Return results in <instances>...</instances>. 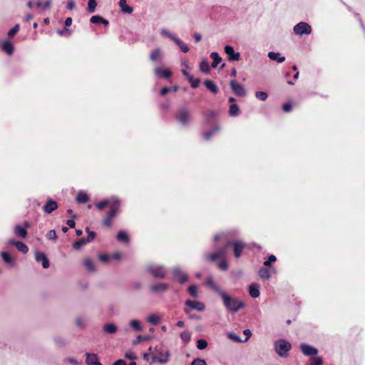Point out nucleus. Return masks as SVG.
Instances as JSON below:
<instances>
[{
	"mask_svg": "<svg viewBox=\"0 0 365 365\" xmlns=\"http://www.w3.org/2000/svg\"><path fill=\"white\" fill-rule=\"evenodd\" d=\"M120 201L115 197L106 199L96 204V207L102 210L106 207H109L110 211L108 216L104 219L103 224L107 227H110L112 219L117 215L120 209Z\"/></svg>",
	"mask_w": 365,
	"mask_h": 365,
	"instance_id": "1",
	"label": "nucleus"
},
{
	"mask_svg": "<svg viewBox=\"0 0 365 365\" xmlns=\"http://www.w3.org/2000/svg\"><path fill=\"white\" fill-rule=\"evenodd\" d=\"M149 353H145L143 354V359L148 361L150 364L160 363L167 364L170 357V352L168 350H163L158 346L154 349L150 346Z\"/></svg>",
	"mask_w": 365,
	"mask_h": 365,
	"instance_id": "2",
	"label": "nucleus"
},
{
	"mask_svg": "<svg viewBox=\"0 0 365 365\" xmlns=\"http://www.w3.org/2000/svg\"><path fill=\"white\" fill-rule=\"evenodd\" d=\"M220 296L222 299L225 308L229 312H237L245 306L243 301L228 295L225 291H223Z\"/></svg>",
	"mask_w": 365,
	"mask_h": 365,
	"instance_id": "3",
	"label": "nucleus"
},
{
	"mask_svg": "<svg viewBox=\"0 0 365 365\" xmlns=\"http://www.w3.org/2000/svg\"><path fill=\"white\" fill-rule=\"evenodd\" d=\"M291 348V344L284 339H279L274 342V350L280 357H287Z\"/></svg>",
	"mask_w": 365,
	"mask_h": 365,
	"instance_id": "4",
	"label": "nucleus"
},
{
	"mask_svg": "<svg viewBox=\"0 0 365 365\" xmlns=\"http://www.w3.org/2000/svg\"><path fill=\"white\" fill-rule=\"evenodd\" d=\"M227 253L226 248H223L216 253H213L208 256V259L211 261H215L217 259H220V262L218 264V267L222 270H227L228 269V264L226 260L224 259L225 255Z\"/></svg>",
	"mask_w": 365,
	"mask_h": 365,
	"instance_id": "5",
	"label": "nucleus"
},
{
	"mask_svg": "<svg viewBox=\"0 0 365 365\" xmlns=\"http://www.w3.org/2000/svg\"><path fill=\"white\" fill-rule=\"evenodd\" d=\"M185 308L184 312L190 314V309H195L199 312H203L205 309V305L203 302L199 301L186 300L185 302Z\"/></svg>",
	"mask_w": 365,
	"mask_h": 365,
	"instance_id": "6",
	"label": "nucleus"
},
{
	"mask_svg": "<svg viewBox=\"0 0 365 365\" xmlns=\"http://www.w3.org/2000/svg\"><path fill=\"white\" fill-rule=\"evenodd\" d=\"M293 31L298 36L309 35L312 33V27L306 22H299L294 26Z\"/></svg>",
	"mask_w": 365,
	"mask_h": 365,
	"instance_id": "7",
	"label": "nucleus"
},
{
	"mask_svg": "<svg viewBox=\"0 0 365 365\" xmlns=\"http://www.w3.org/2000/svg\"><path fill=\"white\" fill-rule=\"evenodd\" d=\"M225 53L230 61H238L240 59V53L235 52L233 46L227 45L225 46Z\"/></svg>",
	"mask_w": 365,
	"mask_h": 365,
	"instance_id": "8",
	"label": "nucleus"
},
{
	"mask_svg": "<svg viewBox=\"0 0 365 365\" xmlns=\"http://www.w3.org/2000/svg\"><path fill=\"white\" fill-rule=\"evenodd\" d=\"M24 227L17 225L14 227V232L15 235L21 237L26 238L27 236V228L29 227V223L27 221L24 222Z\"/></svg>",
	"mask_w": 365,
	"mask_h": 365,
	"instance_id": "9",
	"label": "nucleus"
},
{
	"mask_svg": "<svg viewBox=\"0 0 365 365\" xmlns=\"http://www.w3.org/2000/svg\"><path fill=\"white\" fill-rule=\"evenodd\" d=\"M232 245L233 247L234 255L237 258L241 256V254L245 249V244L241 241H237L227 243V246Z\"/></svg>",
	"mask_w": 365,
	"mask_h": 365,
	"instance_id": "10",
	"label": "nucleus"
},
{
	"mask_svg": "<svg viewBox=\"0 0 365 365\" xmlns=\"http://www.w3.org/2000/svg\"><path fill=\"white\" fill-rule=\"evenodd\" d=\"M230 87L232 90V91L239 96H245L246 94V91L244 88V87L237 83L236 81H230Z\"/></svg>",
	"mask_w": 365,
	"mask_h": 365,
	"instance_id": "11",
	"label": "nucleus"
},
{
	"mask_svg": "<svg viewBox=\"0 0 365 365\" xmlns=\"http://www.w3.org/2000/svg\"><path fill=\"white\" fill-rule=\"evenodd\" d=\"M300 349L305 356H315L318 353L316 348L307 344H302L300 345Z\"/></svg>",
	"mask_w": 365,
	"mask_h": 365,
	"instance_id": "12",
	"label": "nucleus"
},
{
	"mask_svg": "<svg viewBox=\"0 0 365 365\" xmlns=\"http://www.w3.org/2000/svg\"><path fill=\"white\" fill-rule=\"evenodd\" d=\"M174 277L177 279V280L180 282L183 283L186 282L188 279L187 274L180 270L179 268H175L173 271Z\"/></svg>",
	"mask_w": 365,
	"mask_h": 365,
	"instance_id": "13",
	"label": "nucleus"
},
{
	"mask_svg": "<svg viewBox=\"0 0 365 365\" xmlns=\"http://www.w3.org/2000/svg\"><path fill=\"white\" fill-rule=\"evenodd\" d=\"M1 258L5 264L9 267L16 266V259L7 252L1 253Z\"/></svg>",
	"mask_w": 365,
	"mask_h": 365,
	"instance_id": "14",
	"label": "nucleus"
},
{
	"mask_svg": "<svg viewBox=\"0 0 365 365\" xmlns=\"http://www.w3.org/2000/svg\"><path fill=\"white\" fill-rule=\"evenodd\" d=\"M178 120L182 124H185L189 121L190 115L186 109H180L177 114Z\"/></svg>",
	"mask_w": 365,
	"mask_h": 365,
	"instance_id": "15",
	"label": "nucleus"
},
{
	"mask_svg": "<svg viewBox=\"0 0 365 365\" xmlns=\"http://www.w3.org/2000/svg\"><path fill=\"white\" fill-rule=\"evenodd\" d=\"M35 258L37 262L42 263L43 268H48L49 267V262L45 254L36 252Z\"/></svg>",
	"mask_w": 365,
	"mask_h": 365,
	"instance_id": "16",
	"label": "nucleus"
},
{
	"mask_svg": "<svg viewBox=\"0 0 365 365\" xmlns=\"http://www.w3.org/2000/svg\"><path fill=\"white\" fill-rule=\"evenodd\" d=\"M145 320L150 324L157 325L161 322L162 317L158 314L153 313L148 315Z\"/></svg>",
	"mask_w": 365,
	"mask_h": 365,
	"instance_id": "17",
	"label": "nucleus"
},
{
	"mask_svg": "<svg viewBox=\"0 0 365 365\" xmlns=\"http://www.w3.org/2000/svg\"><path fill=\"white\" fill-rule=\"evenodd\" d=\"M86 362L88 365H102V364L98 361V357L96 354H86Z\"/></svg>",
	"mask_w": 365,
	"mask_h": 365,
	"instance_id": "18",
	"label": "nucleus"
},
{
	"mask_svg": "<svg viewBox=\"0 0 365 365\" xmlns=\"http://www.w3.org/2000/svg\"><path fill=\"white\" fill-rule=\"evenodd\" d=\"M150 272L155 277L163 278L165 276L163 267L159 266H153L149 268Z\"/></svg>",
	"mask_w": 365,
	"mask_h": 365,
	"instance_id": "19",
	"label": "nucleus"
},
{
	"mask_svg": "<svg viewBox=\"0 0 365 365\" xmlns=\"http://www.w3.org/2000/svg\"><path fill=\"white\" fill-rule=\"evenodd\" d=\"M58 207L57 202L51 199H49L44 205L43 210L45 212L50 214Z\"/></svg>",
	"mask_w": 365,
	"mask_h": 365,
	"instance_id": "20",
	"label": "nucleus"
},
{
	"mask_svg": "<svg viewBox=\"0 0 365 365\" xmlns=\"http://www.w3.org/2000/svg\"><path fill=\"white\" fill-rule=\"evenodd\" d=\"M205 284L219 295H220L221 293L224 291L213 281L212 278H207L206 279Z\"/></svg>",
	"mask_w": 365,
	"mask_h": 365,
	"instance_id": "21",
	"label": "nucleus"
},
{
	"mask_svg": "<svg viewBox=\"0 0 365 365\" xmlns=\"http://www.w3.org/2000/svg\"><path fill=\"white\" fill-rule=\"evenodd\" d=\"M155 75L157 77H163L165 78H169L172 73L169 69H163L160 67H157L154 70Z\"/></svg>",
	"mask_w": 365,
	"mask_h": 365,
	"instance_id": "22",
	"label": "nucleus"
},
{
	"mask_svg": "<svg viewBox=\"0 0 365 365\" xmlns=\"http://www.w3.org/2000/svg\"><path fill=\"white\" fill-rule=\"evenodd\" d=\"M118 4L120 6V11L123 14H131L133 13V8L127 4L126 0H120Z\"/></svg>",
	"mask_w": 365,
	"mask_h": 365,
	"instance_id": "23",
	"label": "nucleus"
},
{
	"mask_svg": "<svg viewBox=\"0 0 365 365\" xmlns=\"http://www.w3.org/2000/svg\"><path fill=\"white\" fill-rule=\"evenodd\" d=\"M168 288V284L165 283H159L150 287V289L152 292L155 293L163 292H165Z\"/></svg>",
	"mask_w": 365,
	"mask_h": 365,
	"instance_id": "24",
	"label": "nucleus"
},
{
	"mask_svg": "<svg viewBox=\"0 0 365 365\" xmlns=\"http://www.w3.org/2000/svg\"><path fill=\"white\" fill-rule=\"evenodd\" d=\"M249 293L253 298H257L259 296V285L257 284H252L249 286Z\"/></svg>",
	"mask_w": 365,
	"mask_h": 365,
	"instance_id": "25",
	"label": "nucleus"
},
{
	"mask_svg": "<svg viewBox=\"0 0 365 365\" xmlns=\"http://www.w3.org/2000/svg\"><path fill=\"white\" fill-rule=\"evenodd\" d=\"M163 51L160 47L155 48L150 54V59L152 61H156L161 58Z\"/></svg>",
	"mask_w": 365,
	"mask_h": 365,
	"instance_id": "26",
	"label": "nucleus"
},
{
	"mask_svg": "<svg viewBox=\"0 0 365 365\" xmlns=\"http://www.w3.org/2000/svg\"><path fill=\"white\" fill-rule=\"evenodd\" d=\"M268 57L272 61H275L278 63H282L285 61V58L282 56L279 53H276L273 51H270L268 53Z\"/></svg>",
	"mask_w": 365,
	"mask_h": 365,
	"instance_id": "27",
	"label": "nucleus"
},
{
	"mask_svg": "<svg viewBox=\"0 0 365 365\" xmlns=\"http://www.w3.org/2000/svg\"><path fill=\"white\" fill-rule=\"evenodd\" d=\"M117 327L113 323L106 324L103 327V330L105 333L108 334H115L117 331Z\"/></svg>",
	"mask_w": 365,
	"mask_h": 365,
	"instance_id": "28",
	"label": "nucleus"
},
{
	"mask_svg": "<svg viewBox=\"0 0 365 365\" xmlns=\"http://www.w3.org/2000/svg\"><path fill=\"white\" fill-rule=\"evenodd\" d=\"M2 49L4 51H5L7 54L11 55L14 52V46L13 43L10 41H4L2 43Z\"/></svg>",
	"mask_w": 365,
	"mask_h": 365,
	"instance_id": "29",
	"label": "nucleus"
},
{
	"mask_svg": "<svg viewBox=\"0 0 365 365\" xmlns=\"http://www.w3.org/2000/svg\"><path fill=\"white\" fill-rule=\"evenodd\" d=\"M160 32L161 36H163L164 37H167V38L173 40V41H175V40L178 38L176 34L170 32V31H168L166 29H161Z\"/></svg>",
	"mask_w": 365,
	"mask_h": 365,
	"instance_id": "30",
	"label": "nucleus"
},
{
	"mask_svg": "<svg viewBox=\"0 0 365 365\" xmlns=\"http://www.w3.org/2000/svg\"><path fill=\"white\" fill-rule=\"evenodd\" d=\"M178 46V47L180 48V49L183 52V53H187L190 50L189 47L187 46V45L184 43L182 40H180V38H177L175 41H174Z\"/></svg>",
	"mask_w": 365,
	"mask_h": 365,
	"instance_id": "31",
	"label": "nucleus"
},
{
	"mask_svg": "<svg viewBox=\"0 0 365 365\" xmlns=\"http://www.w3.org/2000/svg\"><path fill=\"white\" fill-rule=\"evenodd\" d=\"M129 324L130 327L135 331H141L143 329L141 322L137 319L130 320Z\"/></svg>",
	"mask_w": 365,
	"mask_h": 365,
	"instance_id": "32",
	"label": "nucleus"
},
{
	"mask_svg": "<svg viewBox=\"0 0 365 365\" xmlns=\"http://www.w3.org/2000/svg\"><path fill=\"white\" fill-rule=\"evenodd\" d=\"M210 57L213 59L212 66L216 68L219 63L222 61V58L219 56L217 52H212L210 54Z\"/></svg>",
	"mask_w": 365,
	"mask_h": 365,
	"instance_id": "33",
	"label": "nucleus"
},
{
	"mask_svg": "<svg viewBox=\"0 0 365 365\" xmlns=\"http://www.w3.org/2000/svg\"><path fill=\"white\" fill-rule=\"evenodd\" d=\"M35 5L36 6V7H38L42 10H46L51 7V0H46V1L44 3H42L40 1H38L35 3Z\"/></svg>",
	"mask_w": 365,
	"mask_h": 365,
	"instance_id": "34",
	"label": "nucleus"
},
{
	"mask_svg": "<svg viewBox=\"0 0 365 365\" xmlns=\"http://www.w3.org/2000/svg\"><path fill=\"white\" fill-rule=\"evenodd\" d=\"M76 200L79 203H86L88 200V196L86 192H79L76 196Z\"/></svg>",
	"mask_w": 365,
	"mask_h": 365,
	"instance_id": "35",
	"label": "nucleus"
},
{
	"mask_svg": "<svg viewBox=\"0 0 365 365\" xmlns=\"http://www.w3.org/2000/svg\"><path fill=\"white\" fill-rule=\"evenodd\" d=\"M205 85L206 88L213 93H217L218 92L217 86L212 81L207 80L205 82Z\"/></svg>",
	"mask_w": 365,
	"mask_h": 365,
	"instance_id": "36",
	"label": "nucleus"
},
{
	"mask_svg": "<svg viewBox=\"0 0 365 365\" xmlns=\"http://www.w3.org/2000/svg\"><path fill=\"white\" fill-rule=\"evenodd\" d=\"M83 264L86 268L90 272L96 271V267L93 262V261L90 259H85L83 261Z\"/></svg>",
	"mask_w": 365,
	"mask_h": 365,
	"instance_id": "37",
	"label": "nucleus"
},
{
	"mask_svg": "<svg viewBox=\"0 0 365 365\" xmlns=\"http://www.w3.org/2000/svg\"><path fill=\"white\" fill-rule=\"evenodd\" d=\"M118 240L128 243L129 242V237L127 233L124 231H120L117 235Z\"/></svg>",
	"mask_w": 365,
	"mask_h": 365,
	"instance_id": "38",
	"label": "nucleus"
},
{
	"mask_svg": "<svg viewBox=\"0 0 365 365\" xmlns=\"http://www.w3.org/2000/svg\"><path fill=\"white\" fill-rule=\"evenodd\" d=\"M188 292L189 294L194 298H197L198 297V287L196 285H190L189 287H188Z\"/></svg>",
	"mask_w": 365,
	"mask_h": 365,
	"instance_id": "39",
	"label": "nucleus"
},
{
	"mask_svg": "<svg viewBox=\"0 0 365 365\" xmlns=\"http://www.w3.org/2000/svg\"><path fill=\"white\" fill-rule=\"evenodd\" d=\"M259 275L263 279H268L271 277L270 272L267 269H265V268H262V269H259Z\"/></svg>",
	"mask_w": 365,
	"mask_h": 365,
	"instance_id": "40",
	"label": "nucleus"
},
{
	"mask_svg": "<svg viewBox=\"0 0 365 365\" xmlns=\"http://www.w3.org/2000/svg\"><path fill=\"white\" fill-rule=\"evenodd\" d=\"M200 69L205 73H208L210 72V65L206 60L204 59L202 61L200 66Z\"/></svg>",
	"mask_w": 365,
	"mask_h": 365,
	"instance_id": "41",
	"label": "nucleus"
},
{
	"mask_svg": "<svg viewBox=\"0 0 365 365\" xmlns=\"http://www.w3.org/2000/svg\"><path fill=\"white\" fill-rule=\"evenodd\" d=\"M97 6L96 0H88L87 10L92 14L95 11Z\"/></svg>",
	"mask_w": 365,
	"mask_h": 365,
	"instance_id": "42",
	"label": "nucleus"
},
{
	"mask_svg": "<svg viewBox=\"0 0 365 365\" xmlns=\"http://www.w3.org/2000/svg\"><path fill=\"white\" fill-rule=\"evenodd\" d=\"M16 247L19 252L24 254L27 253L29 251L28 247L24 243L19 241L18 242V243H16Z\"/></svg>",
	"mask_w": 365,
	"mask_h": 365,
	"instance_id": "43",
	"label": "nucleus"
},
{
	"mask_svg": "<svg viewBox=\"0 0 365 365\" xmlns=\"http://www.w3.org/2000/svg\"><path fill=\"white\" fill-rule=\"evenodd\" d=\"M229 113L232 116H237L239 114V107L237 104H232L230 106Z\"/></svg>",
	"mask_w": 365,
	"mask_h": 365,
	"instance_id": "44",
	"label": "nucleus"
},
{
	"mask_svg": "<svg viewBox=\"0 0 365 365\" xmlns=\"http://www.w3.org/2000/svg\"><path fill=\"white\" fill-rule=\"evenodd\" d=\"M87 243H88L87 239H81L76 242H75L73 243V247L76 249V250H78L80 249L81 247L84 246L85 245H86Z\"/></svg>",
	"mask_w": 365,
	"mask_h": 365,
	"instance_id": "45",
	"label": "nucleus"
},
{
	"mask_svg": "<svg viewBox=\"0 0 365 365\" xmlns=\"http://www.w3.org/2000/svg\"><path fill=\"white\" fill-rule=\"evenodd\" d=\"M151 338L150 336H142V335H138L136 339L135 340H133V344L134 345H136L138 344H139L140 341H148L150 340Z\"/></svg>",
	"mask_w": 365,
	"mask_h": 365,
	"instance_id": "46",
	"label": "nucleus"
},
{
	"mask_svg": "<svg viewBox=\"0 0 365 365\" xmlns=\"http://www.w3.org/2000/svg\"><path fill=\"white\" fill-rule=\"evenodd\" d=\"M180 338L184 342L187 343L191 339V334L188 331H184L180 334Z\"/></svg>",
	"mask_w": 365,
	"mask_h": 365,
	"instance_id": "47",
	"label": "nucleus"
},
{
	"mask_svg": "<svg viewBox=\"0 0 365 365\" xmlns=\"http://www.w3.org/2000/svg\"><path fill=\"white\" fill-rule=\"evenodd\" d=\"M207 346V342L205 339H199L197 341V347L200 350H203Z\"/></svg>",
	"mask_w": 365,
	"mask_h": 365,
	"instance_id": "48",
	"label": "nucleus"
},
{
	"mask_svg": "<svg viewBox=\"0 0 365 365\" xmlns=\"http://www.w3.org/2000/svg\"><path fill=\"white\" fill-rule=\"evenodd\" d=\"M255 96L257 98H258L260 101H265L267 98V93L264 91H257L255 93Z\"/></svg>",
	"mask_w": 365,
	"mask_h": 365,
	"instance_id": "49",
	"label": "nucleus"
},
{
	"mask_svg": "<svg viewBox=\"0 0 365 365\" xmlns=\"http://www.w3.org/2000/svg\"><path fill=\"white\" fill-rule=\"evenodd\" d=\"M276 260H277L276 257H275L274 255H269V256L268 257L267 260H266V261H264V266L268 267V266H269L272 262H276Z\"/></svg>",
	"mask_w": 365,
	"mask_h": 365,
	"instance_id": "50",
	"label": "nucleus"
},
{
	"mask_svg": "<svg viewBox=\"0 0 365 365\" xmlns=\"http://www.w3.org/2000/svg\"><path fill=\"white\" fill-rule=\"evenodd\" d=\"M19 31V25L16 24L14 26V28H12L9 32L8 36L9 37L14 36L18 31Z\"/></svg>",
	"mask_w": 365,
	"mask_h": 365,
	"instance_id": "51",
	"label": "nucleus"
},
{
	"mask_svg": "<svg viewBox=\"0 0 365 365\" xmlns=\"http://www.w3.org/2000/svg\"><path fill=\"white\" fill-rule=\"evenodd\" d=\"M86 232L88 233V237L86 238L88 242H90L93 240L96 233L93 231H91L88 228H86Z\"/></svg>",
	"mask_w": 365,
	"mask_h": 365,
	"instance_id": "52",
	"label": "nucleus"
},
{
	"mask_svg": "<svg viewBox=\"0 0 365 365\" xmlns=\"http://www.w3.org/2000/svg\"><path fill=\"white\" fill-rule=\"evenodd\" d=\"M46 237L48 239V240H56V238H57V236H56V232L55 230H50L47 235H46Z\"/></svg>",
	"mask_w": 365,
	"mask_h": 365,
	"instance_id": "53",
	"label": "nucleus"
},
{
	"mask_svg": "<svg viewBox=\"0 0 365 365\" xmlns=\"http://www.w3.org/2000/svg\"><path fill=\"white\" fill-rule=\"evenodd\" d=\"M189 81L190 82L191 86H192V87H193V88H197V87H198L199 83H200V81H199V80H197V79H195V78H193V77H192V76H190V78H189Z\"/></svg>",
	"mask_w": 365,
	"mask_h": 365,
	"instance_id": "54",
	"label": "nucleus"
},
{
	"mask_svg": "<svg viewBox=\"0 0 365 365\" xmlns=\"http://www.w3.org/2000/svg\"><path fill=\"white\" fill-rule=\"evenodd\" d=\"M219 130V128L218 127H216L212 131L209 132V133H205L204 134V138L206 140H209L210 138L211 137V135L215 133H217V131Z\"/></svg>",
	"mask_w": 365,
	"mask_h": 365,
	"instance_id": "55",
	"label": "nucleus"
},
{
	"mask_svg": "<svg viewBox=\"0 0 365 365\" xmlns=\"http://www.w3.org/2000/svg\"><path fill=\"white\" fill-rule=\"evenodd\" d=\"M191 365H207L206 361L201 359H195L191 363Z\"/></svg>",
	"mask_w": 365,
	"mask_h": 365,
	"instance_id": "56",
	"label": "nucleus"
},
{
	"mask_svg": "<svg viewBox=\"0 0 365 365\" xmlns=\"http://www.w3.org/2000/svg\"><path fill=\"white\" fill-rule=\"evenodd\" d=\"M103 20V18L100 16H93L90 21L93 24H98L101 23V21Z\"/></svg>",
	"mask_w": 365,
	"mask_h": 365,
	"instance_id": "57",
	"label": "nucleus"
},
{
	"mask_svg": "<svg viewBox=\"0 0 365 365\" xmlns=\"http://www.w3.org/2000/svg\"><path fill=\"white\" fill-rule=\"evenodd\" d=\"M57 33L60 36H70L71 31L70 29L66 28L63 30H58Z\"/></svg>",
	"mask_w": 365,
	"mask_h": 365,
	"instance_id": "58",
	"label": "nucleus"
},
{
	"mask_svg": "<svg viewBox=\"0 0 365 365\" xmlns=\"http://www.w3.org/2000/svg\"><path fill=\"white\" fill-rule=\"evenodd\" d=\"M311 364L310 365H322V360L321 358H312L311 359Z\"/></svg>",
	"mask_w": 365,
	"mask_h": 365,
	"instance_id": "59",
	"label": "nucleus"
},
{
	"mask_svg": "<svg viewBox=\"0 0 365 365\" xmlns=\"http://www.w3.org/2000/svg\"><path fill=\"white\" fill-rule=\"evenodd\" d=\"M125 357L128 359H131V360H134L136 359V356L135 354L133 352V351H127L125 354Z\"/></svg>",
	"mask_w": 365,
	"mask_h": 365,
	"instance_id": "60",
	"label": "nucleus"
},
{
	"mask_svg": "<svg viewBox=\"0 0 365 365\" xmlns=\"http://www.w3.org/2000/svg\"><path fill=\"white\" fill-rule=\"evenodd\" d=\"M111 259V256L108 255H100L99 259L103 262H106Z\"/></svg>",
	"mask_w": 365,
	"mask_h": 365,
	"instance_id": "61",
	"label": "nucleus"
},
{
	"mask_svg": "<svg viewBox=\"0 0 365 365\" xmlns=\"http://www.w3.org/2000/svg\"><path fill=\"white\" fill-rule=\"evenodd\" d=\"M228 336H229L230 339H232V340H234L235 341L242 342L241 339L239 336H237V335H235V334H233V333H230L228 334Z\"/></svg>",
	"mask_w": 365,
	"mask_h": 365,
	"instance_id": "62",
	"label": "nucleus"
},
{
	"mask_svg": "<svg viewBox=\"0 0 365 365\" xmlns=\"http://www.w3.org/2000/svg\"><path fill=\"white\" fill-rule=\"evenodd\" d=\"M65 361L71 363L73 365H78V364L77 360L75 359L74 358H71V357H68V358L65 359Z\"/></svg>",
	"mask_w": 365,
	"mask_h": 365,
	"instance_id": "63",
	"label": "nucleus"
},
{
	"mask_svg": "<svg viewBox=\"0 0 365 365\" xmlns=\"http://www.w3.org/2000/svg\"><path fill=\"white\" fill-rule=\"evenodd\" d=\"M75 7V1L73 0H68L67 9L69 10L73 9Z\"/></svg>",
	"mask_w": 365,
	"mask_h": 365,
	"instance_id": "64",
	"label": "nucleus"
}]
</instances>
